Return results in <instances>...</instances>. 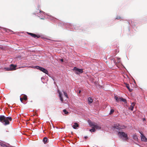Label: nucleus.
I'll return each mask as SVG.
<instances>
[{"instance_id":"1","label":"nucleus","mask_w":147,"mask_h":147,"mask_svg":"<svg viewBox=\"0 0 147 147\" xmlns=\"http://www.w3.org/2000/svg\"><path fill=\"white\" fill-rule=\"evenodd\" d=\"M12 118L11 117H6L4 115L0 116V121L3 124L6 125L9 124V121H11Z\"/></svg>"},{"instance_id":"2","label":"nucleus","mask_w":147,"mask_h":147,"mask_svg":"<svg viewBox=\"0 0 147 147\" xmlns=\"http://www.w3.org/2000/svg\"><path fill=\"white\" fill-rule=\"evenodd\" d=\"M90 126H93L94 128L97 129H100L101 128V126L100 125L97 124L95 123H92L90 124Z\"/></svg>"},{"instance_id":"3","label":"nucleus","mask_w":147,"mask_h":147,"mask_svg":"<svg viewBox=\"0 0 147 147\" xmlns=\"http://www.w3.org/2000/svg\"><path fill=\"white\" fill-rule=\"evenodd\" d=\"M115 98L117 102L122 101L124 102L125 103H127V100L121 97H118L116 96H115Z\"/></svg>"},{"instance_id":"4","label":"nucleus","mask_w":147,"mask_h":147,"mask_svg":"<svg viewBox=\"0 0 147 147\" xmlns=\"http://www.w3.org/2000/svg\"><path fill=\"white\" fill-rule=\"evenodd\" d=\"M118 134L121 136L123 137V138H125L126 140H127L128 139V138L127 137V134H125V133L124 132H119Z\"/></svg>"},{"instance_id":"5","label":"nucleus","mask_w":147,"mask_h":147,"mask_svg":"<svg viewBox=\"0 0 147 147\" xmlns=\"http://www.w3.org/2000/svg\"><path fill=\"white\" fill-rule=\"evenodd\" d=\"M74 70L76 71V73L77 74H80L83 72V69H80L76 67H74Z\"/></svg>"},{"instance_id":"6","label":"nucleus","mask_w":147,"mask_h":147,"mask_svg":"<svg viewBox=\"0 0 147 147\" xmlns=\"http://www.w3.org/2000/svg\"><path fill=\"white\" fill-rule=\"evenodd\" d=\"M28 34L30 35L32 37L34 38H35L36 37H37V38H39L40 37V36L39 35H36L35 34H34L33 33H29V32H28Z\"/></svg>"},{"instance_id":"7","label":"nucleus","mask_w":147,"mask_h":147,"mask_svg":"<svg viewBox=\"0 0 147 147\" xmlns=\"http://www.w3.org/2000/svg\"><path fill=\"white\" fill-rule=\"evenodd\" d=\"M141 134V140L142 141H143L145 142H146L147 141V139L145 137V136L143 134L140 133Z\"/></svg>"},{"instance_id":"8","label":"nucleus","mask_w":147,"mask_h":147,"mask_svg":"<svg viewBox=\"0 0 147 147\" xmlns=\"http://www.w3.org/2000/svg\"><path fill=\"white\" fill-rule=\"evenodd\" d=\"M58 93L59 94V96L60 98L61 101L62 102H63V99L62 97V95L61 93L60 92L59 90H57Z\"/></svg>"},{"instance_id":"9","label":"nucleus","mask_w":147,"mask_h":147,"mask_svg":"<svg viewBox=\"0 0 147 147\" xmlns=\"http://www.w3.org/2000/svg\"><path fill=\"white\" fill-rule=\"evenodd\" d=\"M16 65H14L12 64H11L10 65L9 67L11 70H15Z\"/></svg>"},{"instance_id":"10","label":"nucleus","mask_w":147,"mask_h":147,"mask_svg":"<svg viewBox=\"0 0 147 147\" xmlns=\"http://www.w3.org/2000/svg\"><path fill=\"white\" fill-rule=\"evenodd\" d=\"M40 70L42 71L43 72L45 73V74H48V71L44 68L41 67Z\"/></svg>"},{"instance_id":"11","label":"nucleus","mask_w":147,"mask_h":147,"mask_svg":"<svg viewBox=\"0 0 147 147\" xmlns=\"http://www.w3.org/2000/svg\"><path fill=\"white\" fill-rule=\"evenodd\" d=\"M79 126L78 124L76 122H75L74 123V125H73V127L74 129H76Z\"/></svg>"},{"instance_id":"12","label":"nucleus","mask_w":147,"mask_h":147,"mask_svg":"<svg viewBox=\"0 0 147 147\" xmlns=\"http://www.w3.org/2000/svg\"><path fill=\"white\" fill-rule=\"evenodd\" d=\"M125 84L126 87L129 90L130 92H131L132 91V89H130V87H129V84H127V83H125Z\"/></svg>"},{"instance_id":"13","label":"nucleus","mask_w":147,"mask_h":147,"mask_svg":"<svg viewBox=\"0 0 147 147\" xmlns=\"http://www.w3.org/2000/svg\"><path fill=\"white\" fill-rule=\"evenodd\" d=\"M47 140L48 139L47 137H45L43 139V141L45 144H46L47 143Z\"/></svg>"},{"instance_id":"14","label":"nucleus","mask_w":147,"mask_h":147,"mask_svg":"<svg viewBox=\"0 0 147 147\" xmlns=\"http://www.w3.org/2000/svg\"><path fill=\"white\" fill-rule=\"evenodd\" d=\"M88 101L90 103H92L93 102V100L91 97H89L88 98Z\"/></svg>"},{"instance_id":"15","label":"nucleus","mask_w":147,"mask_h":147,"mask_svg":"<svg viewBox=\"0 0 147 147\" xmlns=\"http://www.w3.org/2000/svg\"><path fill=\"white\" fill-rule=\"evenodd\" d=\"M134 103H133L132 104H131V105L130 106V108H129V109H130L132 111L133 110L134 106Z\"/></svg>"},{"instance_id":"16","label":"nucleus","mask_w":147,"mask_h":147,"mask_svg":"<svg viewBox=\"0 0 147 147\" xmlns=\"http://www.w3.org/2000/svg\"><path fill=\"white\" fill-rule=\"evenodd\" d=\"M92 127V129H90V131H91V132H95L96 131L95 129L94 128V127L93 126Z\"/></svg>"},{"instance_id":"17","label":"nucleus","mask_w":147,"mask_h":147,"mask_svg":"<svg viewBox=\"0 0 147 147\" xmlns=\"http://www.w3.org/2000/svg\"><path fill=\"white\" fill-rule=\"evenodd\" d=\"M23 99L24 100H27V96L25 94H24V95Z\"/></svg>"},{"instance_id":"18","label":"nucleus","mask_w":147,"mask_h":147,"mask_svg":"<svg viewBox=\"0 0 147 147\" xmlns=\"http://www.w3.org/2000/svg\"><path fill=\"white\" fill-rule=\"evenodd\" d=\"M63 112L66 115H67L69 113V112L67 111L65 109L63 110Z\"/></svg>"},{"instance_id":"19","label":"nucleus","mask_w":147,"mask_h":147,"mask_svg":"<svg viewBox=\"0 0 147 147\" xmlns=\"http://www.w3.org/2000/svg\"><path fill=\"white\" fill-rule=\"evenodd\" d=\"M114 110L113 109H111L110 111V113L109 114V115H111V114H112L113 113H114Z\"/></svg>"},{"instance_id":"20","label":"nucleus","mask_w":147,"mask_h":147,"mask_svg":"<svg viewBox=\"0 0 147 147\" xmlns=\"http://www.w3.org/2000/svg\"><path fill=\"white\" fill-rule=\"evenodd\" d=\"M63 92L64 93V95H65V96L67 98H68V96L67 93L64 91H63Z\"/></svg>"},{"instance_id":"21","label":"nucleus","mask_w":147,"mask_h":147,"mask_svg":"<svg viewBox=\"0 0 147 147\" xmlns=\"http://www.w3.org/2000/svg\"><path fill=\"white\" fill-rule=\"evenodd\" d=\"M133 138H134V139L136 140L137 139V137L135 135H134L133 136Z\"/></svg>"},{"instance_id":"22","label":"nucleus","mask_w":147,"mask_h":147,"mask_svg":"<svg viewBox=\"0 0 147 147\" xmlns=\"http://www.w3.org/2000/svg\"><path fill=\"white\" fill-rule=\"evenodd\" d=\"M35 67L36 69H38L40 70V69H41V68L42 67H39L38 66H36Z\"/></svg>"},{"instance_id":"23","label":"nucleus","mask_w":147,"mask_h":147,"mask_svg":"<svg viewBox=\"0 0 147 147\" xmlns=\"http://www.w3.org/2000/svg\"><path fill=\"white\" fill-rule=\"evenodd\" d=\"M5 69H6L7 71L11 70L9 67H8V68H5Z\"/></svg>"},{"instance_id":"24","label":"nucleus","mask_w":147,"mask_h":147,"mask_svg":"<svg viewBox=\"0 0 147 147\" xmlns=\"http://www.w3.org/2000/svg\"><path fill=\"white\" fill-rule=\"evenodd\" d=\"M121 18V17L119 16H117V17L116 19H117L119 20V19H120Z\"/></svg>"},{"instance_id":"25","label":"nucleus","mask_w":147,"mask_h":147,"mask_svg":"<svg viewBox=\"0 0 147 147\" xmlns=\"http://www.w3.org/2000/svg\"><path fill=\"white\" fill-rule=\"evenodd\" d=\"M23 100V98H20V100L21 102H22Z\"/></svg>"},{"instance_id":"26","label":"nucleus","mask_w":147,"mask_h":147,"mask_svg":"<svg viewBox=\"0 0 147 147\" xmlns=\"http://www.w3.org/2000/svg\"><path fill=\"white\" fill-rule=\"evenodd\" d=\"M142 120H143V121H145V120H146V119H145V118H143V119H142Z\"/></svg>"},{"instance_id":"27","label":"nucleus","mask_w":147,"mask_h":147,"mask_svg":"<svg viewBox=\"0 0 147 147\" xmlns=\"http://www.w3.org/2000/svg\"><path fill=\"white\" fill-rule=\"evenodd\" d=\"M84 138L85 139H86L88 138V137L87 136H85Z\"/></svg>"},{"instance_id":"28","label":"nucleus","mask_w":147,"mask_h":147,"mask_svg":"<svg viewBox=\"0 0 147 147\" xmlns=\"http://www.w3.org/2000/svg\"><path fill=\"white\" fill-rule=\"evenodd\" d=\"M61 62H63V60L62 59L61 60Z\"/></svg>"},{"instance_id":"29","label":"nucleus","mask_w":147,"mask_h":147,"mask_svg":"<svg viewBox=\"0 0 147 147\" xmlns=\"http://www.w3.org/2000/svg\"><path fill=\"white\" fill-rule=\"evenodd\" d=\"M81 92V90H79V93H80Z\"/></svg>"},{"instance_id":"30","label":"nucleus","mask_w":147,"mask_h":147,"mask_svg":"<svg viewBox=\"0 0 147 147\" xmlns=\"http://www.w3.org/2000/svg\"><path fill=\"white\" fill-rule=\"evenodd\" d=\"M43 12L42 11H40V12Z\"/></svg>"},{"instance_id":"31","label":"nucleus","mask_w":147,"mask_h":147,"mask_svg":"<svg viewBox=\"0 0 147 147\" xmlns=\"http://www.w3.org/2000/svg\"><path fill=\"white\" fill-rule=\"evenodd\" d=\"M117 127H118V126H117ZM117 129H118V128H119V127H117Z\"/></svg>"}]
</instances>
